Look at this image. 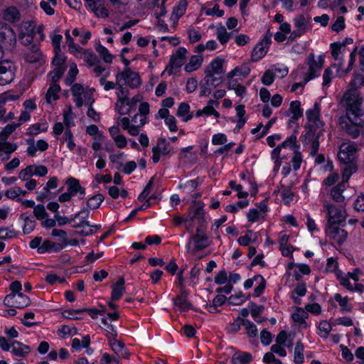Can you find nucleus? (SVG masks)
<instances>
[{
  "label": "nucleus",
  "instance_id": "nucleus-57",
  "mask_svg": "<svg viewBox=\"0 0 364 364\" xmlns=\"http://www.w3.org/2000/svg\"><path fill=\"white\" fill-rule=\"evenodd\" d=\"M246 319H242L238 316L229 326L228 331L230 333H236L240 329L242 325L245 326Z\"/></svg>",
  "mask_w": 364,
  "mask_h": 364
},
{
  "label": "nucleus",
  "instance_id": "nucleus-36",
  "mask_svg": "<svg viewBox=\"0 0 364 364\" xmlns=\"http://www.w3.org/2000/svg\"><path fill=\"white\" fill-rule=\"evenodd\" d=\"M190 112V106L186 102H181L177 110V116L183 117L184 122H188L190 120L192 117V114H189Z\"/></svg>",
  "mask_w": 364,
  "mask_h": 364
},
{
  "label": "nucleus",
  "instance_id": "nucleus-50",
  "mask_svg": "<svg viewBox=\"0 0 364 364\" xmlns=\"http://www.w3.org/2000/svg\"><path fill=\"white\" fill-rule=\"evenodd\" d=\"M245 301L244 294L242 291L231 295L228 299V304L230 305H241Z\"/></svg>",
  "mask_w": 364,
  "mask_h": 364
},
{
  "label": "nucleus",
  "instance_id": "nucleus-14",
  "mask_svg": "<svg viewBox=\"0 0 364 364\" xmlns=\"http://www.w3.org/2000/svg\"><path fill=\"white\" fill-rule=\"evenodd\" d=\"M91 11L98 18L108 17L109 11L105 7L103 0H85Z\"/></svg>",
  "mask_w": 364,
  "mask_h": 364
},
{
  "label": "nucleus",
  "instance_id": "nucleus-2",
  "mask_svg": "<svg viewBox=\"0 0 364 364\" xmlns=\"http://www.w3.org/2000/svg\"><path fill=\"white\" fill-rule=\"evenodd\" d=\"M16 45V36L13 28L2 23L0 26V47L4 51H11Z\"/></svg>",
  "mask_w": 364,
  "mask_h": 364
},
{
  "label": "nucleus",
  "instance_id": "nucleus-48",
  "mask_svg": "<svg viewBox=\"0 0 364 364\" xmlns=\"http://www.w3.org/2000/svg\"><path fill=\"white\" fill-rule=\"evenodd\" d=\"M78 73V70L77 68V65L75 63H73L71 65H70V70L68 71V73L66 76V78H65V83L67 85H70L72 84L75 80V77L77 76Z\"/></svg>",
  "mask_w": 364,
  "mask_h": 364
},
{
  "label": "nucleus",
  "instance_id": "nucleus-9",
  "mask_svg": "<svg viewBox=\"0 0 364 364\" xmlns=\"http://www.w3.org/2000/svg\"><path fill=\"white\" fill-rule=\"evenodd\" d=\"M356 151L353 143H343L340 146L338 158L343 164H351L355 158Z\"/></svg>",
  "mask_w": 364,
  "mask_h": 364
},
{
  "label": "nucleus",
  "instance_id": "nucleus-63",
  "mask_svg": "<svg viewBox=\"0 0 364 364\" xmlns=\"http://www.w3.org/2000/svg\"><path fill=\"white\" fill-rule=\"evenodd\" d=\"M282 197L284 203L288 205L293 200L294 193L289 188H284L282 191Z\"/></svg>",
  "mask_w": 364,
  "mask_h": 364
},
{
  "label": "nucleus",
  "instance_id": "nucleus-55",
  "mask_svg": "<svg viewBox=\"0 0 364 364\" xmlns=\"http://www.w3.org/2000/svg\"><path fill=\"white\" fill-rule=\"evenodd\" d=\"M337 278L340 280L341 284L346 288L348 290L353 291V286L350 284L349 281V276L344 275L341 272L336 273Z\"/></svg>",
  "mask_w": 364,
  "mask_h": 364
},
{
  "label": "nucleus",
  "instance_id": "nucleus-46",
  "mask_svg": "<svg viewBox=\"0 0 364 364\" xmlns=\"http://www.w3.org/2000/svg\"><path fill=\"white\" fill-rule=\"evenodd\" d=\"M27 193V192L26 191H23L22 190L21 188L19 187H15L13 189H9V190H7L6 192H5V196L10 198V199H17L18 196H19L20 195H22V196H26Z\"/></svg>",
  "mask_w": 364,
  "mask_h": 364
},
{
  "label": "nucleus",
  "instance_id": "nucleus-15",
  "mask_svg": "<svg viewBox=\"0 0 364 364\" xmlns=\"http://www.w3.org/2000/svg\"><path fill=\"white\" fill-rule=\"evenodd\" d=\"M188 218L191 223L197 220L199 225L203 227L205 223L203 205L200 202L195 203L191 208Z\"/></svg>",
  "mask_w": 364,
  "mask_h": 364
},
{
  "label": "nucleus",
  "instance_id": "nucleus-45",
  "mask_svg": "<svg viewBox=\"0 0 364 364\" xmlns=\"http://www.w3.org/2000/svg\"><path fill=\"white\" fill-rule=\"evenodd\" d=\"M20 125V123H12L7 124L0 132V137L6 140L7 137L11 134Z\"/></svg>",
  "mask_w": 364,
  "mask_h": 364
},
{
  "label": "nucleus",
  "instance_id": "nucleus-49",
  "mask_svg": "<svg viewBox=\"0 0 364 364\" xmlns=\"http://www.w3.org/2000/svg\"><path fill=\"white\" fill-rule=\"evenodd\" d=\"M274 77H275V73L274 72L273 70H267L262 78H261V81L265 85H270L273 83L274 80Z\"/></svg>",
  "mask_w": 364,
  "mask_h": 364
},
{
  "label": "nucleus",
  "instance_id": "nucleus-19",
  "mask_svg": "<svg viewBox=\"0 0 364 364\" xmlns=\"http://www.w3.org/2000/svg\"><path fill=\"white\" fill-rule=\"evenodd\" d=\"M63 248V245L58 242H54L49 240H46L37 250L39 254H43L47 252H58Z\"/></svg>",
  "mask_w": 364,
  "mask_h": 364
},
{
  "label": "nucleus",
  "instance_id": "nucleus-38",
  "mask_svg": "<svg viewBox=\"0 0 364 364\" xmlns=\"http://www.w3.org/2000/svg\"><path fill=\"white\" fill-rule=\"evenodd\" d=\"M104 199L105 198L102 194H96L87 200V207L92 210L97 209Z\"/></svg>",
  "mask_w": 364,
  "mask_h": 364
},
{
  "label": "nucleus",
  "instance_id": "nucleus-34",
  "mask_svg": "<svg viewBox=\"0 0 364 364\" xmlns=\"http://www.w3.org/2000/svg\"><path fill=\"white\" fill-rule=\"evenodd\" d=\"M89 208H83L82 209H81V210L76 213L75 215V218H77L78 217H81L82 218V221L78 223L77 225H74V228H81V227H84V226H87V227H90V223L86 220V219L89 217L90 215V210L88 209Z\"/></svg>",
  "mask_w": 364,
  "mask_h": 364
},
{
  "label": "nucleus",
  "instance_id": "nucleus-3",
  "mask_svg": "<svg viewBox=\"0 0 364 364\" xmlns=\"http://www.w3.org/2000/svg\"><path fill=\"white\" fill-rule=\"evenodd\" d=\"M306 115L308 119L309 131L306 133V137H311L312 132L321 130L323 123L320 119V106L316 102L314 107L306 111Z\"/></svg>",
  "mask_w": 364,
  "mask_h": 364
},
{
  "label": "nucleus",
  "instance_id": "nucleus-42",
  "mask_svg": "<svg viewBox=\"0 0 364 364\" xmlns=\"http://www.w3.org/2000/svg\"><path fill=\"white\" fill-rule=\"evenodd\" d=\"M250 69L247 65H242L240 67H237L234 70H232L231 72H230L228 74V78H232L234 76L237 75H242V76H247L250 74Z\"/></svg>",
  "mask_w": 364,
  "mask_h": 364
},
{
  "label": "nucleus",
  "instance_id": "nucleus-30",
  "mask_svg": "<svg viewBox=\"0 0 364 364\" xmlns=\"http://www.w3.org/2000/svg\"><path fill=\"white\" fill-rule=\"evenodd\" d=\"M82 312H87L88 314L92 318H97L98 315L100 314V311L97 309H77V310H65L62 313V315L64 318H69V316H67L66 314H72L73 313H82Z\"/></svg>",
  "mask_w": 364,
  "mask_h": 364
},
{
  "label": "nucleus",
  "instance_id": "nucleus-39",
  "mask_svg": "<svg viewBox=\"0 0 364 364\" xmlns=\"http://www.w3.org/2000/svg\"><path fill=\"white\" fill-rule=\"evenodd\" d=\"M153 148L162 155L168 154L170 152L169 144L166 142L165 138L159 139L157 145Z\"/></svg>",
  "mask_w": 364,
  "mask_h": 364
},
{
  "label": "nucleus",
  "instance_id": "nucleus-35",
  "mask_svg": "<svg viewBox=\"0 0 364 364\" xmlns=\"http://www.w3.org/2000/svg\"><path fill=\"white\" fill-rule=\"evenodd\" d=\"M60 90V87L56 83H51L46 95V101L50 103L51 100H56L58 99V92Z\"/></svg>",
  "mask_w": 364,
  "mask_h": 364
},
{
  "label": "nucleus",
  "instance_id": "nucleus-33",
  "mask_svg": "<svg viewBox=\"0 0 364 364\" xmlns=\"http://www.w3.org/2000/svg\"><path fill=\"white\" fill-rule=\"evenodd\" d=\"M361 74H355L354 78L350 82V87L346 91V93H347L348 91L351 90H356V92L358 93L359 97H361L360 96V94L358 92V89L361 87L364 86V72Z\"/></svg>",
  "mask_w": 364,
  "mask_h": 364
},
{
  "label": "nucleus",
  "instance_id": "nucleus-37",
  "mask_svg": "<svg viewBox=\"0 0 364 364\" xmlns=\"http://www.w3.org/2000/svg\"><path fill=\"white\" fill-rule=\"evenodd\" d=\"M214 75L210 73H205V77L202 80L210 88L211 87H216L223 82L221 77H215Z\"/></svg>",
  "mask_w": 364,
  "mask_h": 364
},
{
  "label": "nucleus",
  "instance_id": "nucleus-61",
  "mask_svg": "<svg viewBox=\"0 0 364 364\" xmlns=\"http://www.w3.org/2000/svg\"><path fill=\"white\" fill-rule=\"evenodd\" d=\"M33 175H34L33 166L30 165L19 172L18 177L23 181H27Z\"/></svg>",
  "mask_w": 364,
  "mask_h": 364
},
{
  "label": "nucleus",
  "instance_id": "nucleus-31",
  "mask_svg": "<svg viewBox=\"0 0 364 364\" xmlns=\"http://www.w3.org/2000/svg\"><path fill=\"white\" fill-rule=\"evenodd\" d=\"M36 24L32 21H23L19 27L18 35H35Z\"/></svg>",
  "mask_w": 364,
  "mask_h": 364
},
{
  "label": "nucleus",
  "instance_id": "nucleus-10",
  "mask_svg": "<svg viewBox=\"0 0 364 364\" xmlns=\"http://www.w3.org/2000/svg\"><path fill=\"white\" fill-rule=\"evenodd\" d=\"M31 304L28 296L22 293L18 294H8L4 299V304L8 307L23 309Z\"/></svg>",
  "mask_w": 364,
  "mask_h": 364
},
{
  "label": "nucleus",
  "instance_id": "nucleus-28",
  "mask_svg": "<svg viewBox=\"0 0 364 364\" xmlns=\"http://www.w3.org/2000/svg\"><path fill=\"white\" fill-rule=\"evenodd\" d=\"M346 188L344 183H340L336 186L333 187L331 191V195L333 199L338 203H342L344 200V196L342 195Z\"/></svg>",
  "mask_w": 364,
  "mask_h": 364
},
{
  "label": "nucleus",
  "instance_id": "nucleus-4",
  "mask_svg": "<svg viewBox=\"0 0 364 364\" xmlns=\"http://www.w3.org/2000/svg\"><path fill=\"white\" fill-rule=\"evenodd\" d=\"M324 207L327 210L328 215L327 225H342L345 223L346 213L342 206L338 207L336 205L325 202Z\"/></svg>",
  "mask_w": 364,
  "mask_h": 364
},
{
  "label": "nucleus",
  "instance_id": "nucleus-47",
  "mask_svg": "<svg viewBox=\"0 0 364 364\" xmlns=\"http://www.w3.org/2000/svg\"><path fill=\"white\" fill-rule=\"evenodd\" d=\"M217 38L221 44H225L228 42V33L226 31L225 26L220 25L217 28L216 32Z\"/></svg>",
  "mask_w": 364,
  "mask_h": 364
},
{
  "label": "nucleus",
  "instance_id": "nucleus-24",
  "mask_svg": "<svg viewBox=\"0 0 364 364\" xmlns=\"http://www.w3.org/2000/svg\"><path fill=\"white\" fill-rule=\"evenodd\" d=\"M252 360V356L250 353L237 351L233 354L231 361L233 364H247Z\"/></svg>",
  "mask_w": 364,
  "mask_h": 364
},
{
  "label": "nucleus",
  "instance_id": "nucleus-13",
  "mask_svg": "<svg viewBox=\"0 0 364 364\" xmlns=\"http://www.w3.org/2000/svg\"><path fill=\"white\" fill-rule=\"evenodd\" d=\"M117 102L116 104V109L121 115L129 114V111H124L122 107L124 104H131L128 98L129 91L119 83L117 87Z\"/></svg>",
  "mask_w": 364,
  "mask_h": 364
},
{
  "label": "nucleus",
  "instance_id": "nucleus-23",
  "mask_svg": "<svg viewBox=\"0 0 364 364\" xmlns=\"http://www.w3.org/2000/svg\"><path fill=\"white\" fill-rule=\"evenodd\" d=\"M175 306L178 307L181 311H186L192 309V304L187 299V294L184 291L179 296L173 299Z\"/></svg>",
  "mask_w": 364,
  "mask_h": 364
},
{
  "label": "nucleus",
  "instance_id": "nucleus-17",
  "mask_svg": "<svg viewBox=\"0 0 364 364\" xmlns=\"http://www.w3.org/2000/svg\"><path fill=\"white\" fill-rule=\"evenodd\" d=\"M109 345L112 350L118 355L119 358H129V353L122 341L117 340L115 338H109Z\"/></svg>",
  "mask_w": 364,
  "mask_h": 364
},
{
  "label": "nucleus",
  "instance_id": "nucleus-1",
  "mask_svg": "<svg viewBox=\"0 0 364 364\" xmlns=\"http://www.w3.org/2000/svg\"><path fill=\"white\" fill-rule=\"evenodd\" d=\"M342 103L346 109V117L340 118V125L352 139L364 136V120L361 118L364 114L360 108L363 102L356 90H351L343 95Z\"/></svg>",
  "mask_w": 364,
  "mask_h": 364
},
{
  "label": "nucleus",
  "instance_id": "nucleus-16",
  "mask_svg": "<svg viewBox=\"0 0 364 364\" xmlns=\"http://www.w3.org/2000/svg\"><path fill=\"white\" fill-rule=\"evenodd\" d=\"M18 148V145L15 143L9 141L0 142V160L2 161H7L10 159L11 154Z\"/></svg>",
  "mask_w": 364,
  "mask_h": 364
},
{
  "label": "nucleus",
  "instance_id": "nucleus-26",
  "mask_svg": "<svg viewBox=\"0 0 364 364\" xmlns=\"http://www.w3.org/2000/svg\"><path fill=\"white\" fill-rule=\"evenodd\" d=\"M223 60L219 58L213 60L210 65L205 69V73H210L212 74H221L223 71Z\"/></svg>",
  "mask_w": 364,
  "mask_h": 364
},
{
  "label": "nucleus",
  "instance_id": "nucleus-60",
  "mask_svg": "<svg viewBox=\"0 0 364 364\" xmlns=\"http://www.w3.org/2000/svg\"><path fill=\"white\" fill-rule=\"evenodd\" d=\"M63 141L68 142V147L70 150H73L75 147V144L73 141V135L70 129H66Z\"/></svg>",
  "mask_w": 364,
  "mask_h": 364
},
{
  "label": "nucleus",
  "instance_id": "nucleus-52",
  "mask_svg": "<svg viewBox=\"0 0 364 364\" xmlns=\"http://www.w3.org/2000/svg\"><path fill=\"white\" fill-rule=\"evenodd\" d=\"M65 70V67H60V68H55L53 70H52L49 75L51 78L52 83H56L57 81H58L62 76L64 74V72Z\"/></svg>",
  "mask_w": 364,
  "mask_h": 364
},
{
  "label": "nucleus",
  "instance_id": "nucleus-27",
  "mask_svg": "<svg viewBox=\"0 0 364 364\" xmlns=\"http://www.w3.org/2000/svg\"><path fill=\"white\" fill-rule=\"evenodd\" d=\"M304 346L301 340L298 341L296 343V346L294 348V362L295 364H301L304 363Z\"/></svg>",
  "mask_w": 364,
  "mask_h": 364
},
{
  "label": "nucleus",
  "instance_id": "nucleus-11",
  "mask_svg": "<svg viewBox=\"0 0 364 364\" xmlns=\"http://www.w3.org/2000/svg\"><path fill=\"white\" fill-rule=\"evenodd\" d=\"M117 81L124 80L126 84L131 88H135L140 85L141 80L139 75L132 71L129 68H126L123 72L116 75Z\"/></svg>",
  "mask_w": 364,
  "mask_h": 364
},
{
  "label": "nucleus",
  "instance_id": "nucleus-54",
  "mask_svg": "<svg viewBox=\"0 0 364 364\" xmlns=\"http://www.w3.org/2000/svg\"><path fill=\"white\" fill-rule=\"evenodd\" d=\"M17 235V232L14 229H10L8 228H0V239L1 240H6L11 239Z\"/></svg>",
  "mask_w": 364,
  "mask_h": 364
},
{
  "label": "nucleus",
  "instance_id": "nucleus-40",
  "mask_svg": "<svg viewBox=\"0 0 364 364\" xmlns=\"http://www.w3.org/2000/svg\"><path fill=\"white\" fill-rule=\"evenodd\" d=\"M96 50L105 63H111L112 62L114 55L105 46L99 44L96 46Z\"/></svg>",
  "mask_w": 364,
  "mask_h": 364
},
{
  "label": "nucleus",
  "instance_id": "nucleus-32",
  "mask_svg": "<svg viewBox=\"0 0 364 364\" xmlns=\"http://www.w3.org/2000/svg\"><path fill=\"white\" fill-rule=\"evenodd\" d=\"M203 58L199 55H192L190 61L185 66V70L188 73L193 72L197 70L202 63Z\"/></svg>",
  "mask_w": 364,
  "mask_h": 364
},
{
  "label": "nucleus",
  "instance_id": "nucleus-20",
  "mask_svg": "<svg viewBox=\"0 0 364 364\" xmlns=\"http://www.w3.org/2000/svg\"><path fill=\"white\" fill-rule=\"evenodd\" d=\"M193 241L196 250H202L210 245V242L207 235H193L190 240L188 243L187 244V248L190 250V244L191 242Z\"/></svg>",
  "mask_w": 364,
  "mask_h": 364
},
{
  "label": "nucleus",
  "instance_id": "nucleus-59",
  "mask_svg": "<svg viewBox=\"0 0 364 364\" xmlns=\"http://www.w3.org/2000/svg\"><path fill=\"white\" fill-rule=\"evenodd\" d=\"M245 326L246 328L247 333L250 337L253 338L257 336V326L253 323L246 319L245 321Z\"/></svg>",
  "mask_w": 364,
  "mask_h": 364
},
{
  "label": "nucleus",
  "instance_id": "nucleus-21",
  "mask_svg": "<svg viewBox=\"0 0 364 364\" xmlns=\"http://www.w3.org/2000/svg\"><path fill=\"white\" fill-rule=\"evenodd\" d=\"M4 19L9 23L18 22L21 18L19 10L15 6H9L3 12Z\"/></svg>",
  "mask_w": 364,
  "mask_h": 364
},
{
  "label": "nucleus",
  "instance_id": "nucleus-44",
  "mask_svg": "<svg viewBox=\"0 0 364 364\" xmlns=\"http://www.w3.org/2000/svg\"><path fill=\"white\" fill-rule=\"evenodd\" d=\"M83 60L90 66H94L100 63V60L98 57L92 52H90L89 50H85L83 53Z\"/></svg>",
  "mask_w": 364,
  "mask_h": 364
},
{
  "label": "nucleus",
  "instance_id": "nucleus-12",
  "mask_svg": "<svg viewBox=\"0 0 364 364\" xmlns=\"http://www.w3.org/2000/svg\"><path fill=\"white\" fill-rule=\"evenodd\" d=\"M14 65L9 61H0V85L11 82L14 79Z\"/></svg>",
  "mask_w": 364,
  "mask_h": 364
},
{
  "label": "nucleus",
  "instance_id": "nucleus-29",
  "mask_svg": "<svg viewBox=\"0 0 364 364\" xmlns=\"http://www.w3.org/2000/svg\"><path fill=\"white\" fill-rule=\"evenodd\" d=\"M321 134V130H318V132H312L311 134V137H306L305 134L306 139L312 140V143L311 145L310 154L312 156H314L317 154L319 149V141L318 138Z\"/></svg>",
  "mask_w": 364,
  "mask_h": 364
},
{
  "label": "nucleus",
  "instance_id": "nucleus-51",
  "mask_svg": "<svg viewBox=\"0 0 364 364\" xmlns=\"http://www.w3.org/2000/svg\"><path fill=\"white\" fill-rule=\"evenodd\" d=\"M66 184L68 186L67 192L71 196H74L77 193V179L75 178H69L67 181Z\"/></svg>",
  "mask_w": 364,
  "mask_h": 364
},
{
  "label": "nucleus",
  "instance_id": "nucleus-62",
  "mask_svg": "<svg viewBox=\"0 0 364 364\" xmlns=\"http://www.w3.org/2000/svg\"><path fill=\"white\" fill-rule=\"evenodd\" d=\"M153 180L154 177L151 178V180L148 182L145 188H144L143 191L141 193V194L138 197V200L139 201L144 200L150 193L152 188H153Z\"/></svg>",
  "mask_w": 364,
  "mask_h": 364
},
{
  "label": "nucleus",
  "instance_id": "nucleus-18",
  "mask_svg": "<svg viewBox=\"0 0 364 364\" xmlns=\"http://www.w3.org/2000/svg\"><path fill=\"white\" fill-rule=\"evenodd\" d=\"M186 53L187 50L185 48H179L176 52L171 56L169 65L171 68H180L184 63Z\"/></svg>",
  "mask_w": 364,
  "mask_h": 364
},
{
  "label": "nucleus",
  "instance_id": "nucleus-41",
  "mask_svg": "<svg viewBox=\"0 0 364 364\" xmlns=\"http://www.w3.org/2000/svg\"><path fill=\"white\" fill-rule=\"evenodd\" d=\"M308 314L301 308H297L296 312L291 315L292 319L297 323L306 326L305 319L307 318Z\"/></svg>",
  "mask_w": 364,
  "mask_h": 364
},
{
  "label": "nucleus",
  "instance_id": "nucleus-43",
  "mask_svg": "<svg viewBox=\"0 0 364 364\" xmlns=\"http://www.w3.org/2000/svg\"><path fill=\"white\" fill-rule=\"evenodd\" d=\"M334 299L338 302L343 312H349L351 311L352 307L348 304V299L347 296L343 298L340 294H336L334 295Z\"/></svg>",
  "mask_w": 364,
  "mask_h": 364
},
{
  "label": "nucleus",
  "instance_id": "nucleus-6",
  "mask_svg": "<svg viewBox=\"0 0 364 364\" xmlns=\"http://www.w3.org/2000/svg\"><path fill=\"white\" fill-rule=\"evenodd\" d=\"M306 63L309 65V71L305 74L304 83H307L310 80L318 76L319 70L324 64V57L319 55L318 60L314 59V55L310 53L306 59Z\"/></svg>",
  "mask_w": 364,
  "mask_h": 364
},
{
  "label": "nucleus",
  "instance_id": "nucleus-5",
  "mask_svg": "<svg viewBox=\"0 0 364 364\" xmlns=\"http://www.w3.org/2000/svg\"><path fill=\"white\" fill-rule=\"evenodd\" d=\"M295 30H294L289 36V41H294L297 38L301 37L304 33L311 30L310 21L304 15L299 14L293 19Z\"/></svg>",
  "mask_w": 364,
  "mask_h": 364
},
{
  "label": "nucleus",
  "instance_id": "nucleus-64",
  "mask_svg": "<svg viewBox=\"0 0 364 364\" xmlns=\"http://www.w3.org/2000/svg\"><path fill=\"white\" fill-rule=\"evenodd\" d=\"M333 31L339 32L345 28V18L343 16H338L334 23L332 25Z\"/></svg>",
  "mask_w": 364,
  "mask_h": 364
},
{
  "label": "nucleus",
  "instance_id": "nucleus-7",
  "mask_svg": "<svg viewBox=\"0 0 364 364\" xmlns=\"http://www.w3.org/2000/svg\"><path fill=\"white\" fill-rule=\"evenodd\" d=\"M344 224L326 225V234L331 240L339 245H342L347 239L348 232L343 228Z\"/></svg>",
  "mask_w": 364,
  "mask_h": 364
},
{
  "label": "nucleus",
  "instance_id": "nucleus-56",
  "mask_svg": "<svg viewBox=\"0 0 364 364\" xmlns=\"http://www.w3.org/2000/svg\"><path fill=\"white\" fill-rule=\"evenodd\" d=\"M33 215L38 220H43L48 216L43 205H37L33 208Z\"/></svg>",
  "mask_w": 364,
  "mask_h": 364
},
{
  "label": "nucleus",
  "instance_id": "nucleus-53",
  "mask_svg": "<svg viewBox=\"0 0 364 364\" xmlns=\"http://www.w3.org/2000/svg\"><path fill=\"white\" fill-rule=\"evenodd\" d=\"M255 279H260L259 284L257 285V287L255 289L254 291V296L258 297L264 292V290L266 287V281L264 279V277L260 274L255 275Z\"/></svg>",
  "mask_w": 364,
  "mask_h": 364
},
{
  "label": "nucleus",
  "instance_id": "nucleus-58",
  "mask_svg": "<svg viewBox=\"0 0 364 364\" xmlns=\"http://www.w3.org/2000/svg\"><path fill=\"white\" fill-rule=\"evenodd\" d=\"M318 328L321 331V332L323 333V335H321V336L326 338L332 329V326L331 324L327 321H322L320 322L318 325Z\"/></svg>",
  "mask_w": 364,
  "mask_h": 364
},
{
  "label": "nucleus",
  "instance_id": "nucleus-8",
  "mask_svg": "<svg viewBox=\"0 0 364 364\" xmlns=\"http://www.w3.org/2000/svg\"><path fill=\"white\" fill-rule=\"evenodd\" d=\"M271 41L272 33L268 30L264 38L256 45L252 50L251 57L253 61H259L266 55Z\"/></svg>",
  "mask_w": 364,
  "mask_h": 364
},
{
  "label": "nucleus",
  "instance_id": "nucleus-25",
  "mask_svg": "<svg viewBox=\"0 0 364 364\" xmlns=\"http://www.w3.org/2000/svg\"><path fill=\"white\" fill-rule=\"evenodd\" d=\"M289 110L292 114L290 122L294 123L299 118L303 116V110L301 109V102L298 100L292 101L290 103Z\"/></svg>",
  "mask_w": 364,
  "mask_h": 364
},
{
  "label": "nucleus",
  "instance_id": "nucleus-22",
  "mask_svg": "<svg viewBox=\"0 0 364 364\" xmlns=\"http://www.w3.org/2000/svg\"><path fill=\"white\" fill-rule=\"evenodd\" d=\"M31 351V348L19 341L11 342V353L18 357H26Z\"/></svg>",
  "mask_w": 364,
  "mask_h": 364
}]
</instances>
